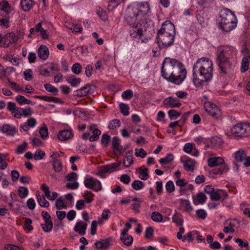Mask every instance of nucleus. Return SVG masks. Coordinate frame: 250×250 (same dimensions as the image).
<instances>
[{
    "label": "nucleus",
    "instance_id": "obj_47",
    "mask_svg": "<svg viewBox=\"0 0 250 250\" xmlns=\"http://www.w3.org/2000/svg\"><path fill=\"white\" fill-rule=\"evenodd\" d=\"M52 221L45 222L44 224H41V227L45 232H49L53 228Z\"/></svg>",
    "mask_w": 250,
    "mask_h": 250
},
{
    "label": "nucleus",
    "instance_id": "obj_2",
    "mask_svg": "<svg viewBox=\"0 0 250 250\" xmlns=\"http://www.w3.org/2000/svg\"><path fill=\"white\" fill-rule=\"evenodd\" d=\"M235 52L234 48L230 47H225L217 51L216 62L221 73L226 75L232 70V64L230 60L233 55H235Z\"/></svg>",
    "mask_w": 250,
    "mask_h": 250
},
{
    "label": "nucleus",
    "instance_id": "obj_27",
    "mask_svg": "<svg viewBox=\"0 0 250 250\" xmlns=\"http://www.w3.org/2000/svg\"><path fill=\"white\" fill-rule=\"evenodd\" d=\"M182 214L175 211L174 214L172 217V221L177 226H182L183 225L184 220Z\"/></svg>",
    "mask_w": 250,
    "mask_h": 250
},
{
    "label": "nucleus",
    "instance_id": "obj_21",
    "mask_svg": "<svg viewBox=\"0 0 250 250\" xmlns=\"http://www.w3.org/2000/svg\"><path fill=\"white\" fill-rule=\"evenodd\" d=\"M112 147L115 152H118L120 154H121L124 150L123 146L121 145L120 139L117 136L112 138Z\"/></svg>",
    "mask_w": 250,
    "mask_h": 250
},
{
    "label": "nucleus",
    "instance_id": "obj_57",
    "mask_svg": "<svg viewBox=\"0 0 250 250\" xmlns=\"http://www.w3.org/2000/svg\"><path fill=\"white\" fill-rule=\"evenodd\" d=\"M197 200L199 204H203L207 200V196L203 192H199L196 196Z\"/></svg>",
    "mask_w": 250,
    "mask_h": 250
},
{
    "label": "nucleus",
    "instance_id": "obj_3",
    "mask_svg": "<svg viewBox=\"0 0 250 250\" xmlns=\"http://www.w3.org/2000/svg\"><path fill=\"white\" fill-rule=\"evenodd\" d=\"M219 16L221 18L219 23L220 27L224 31L229 32L236 27V17L230 10L228 8L221 10Z\"/></svg>",
    "mask_w": 250,
    "mask_h": 250
},
{
    "label": "nucleus",
    "instance_id": "obj_63",
    "mask_svg": "<svg viewBox=\"0 0 250 250\" xmlns=\"http://www.w3.org/2000/svg\"><path fill=\"white\" fill-rule=\"evenodd\" d=\"M196 214L198 217L201 219H205L207 216L206 211L203 209H197L196 211Z\"/></svg>",
    "mask_w": 250,
    "mask_h": 250
},
{
    "label": "nucleus",
    "instance_id": "obj_8",
    "mask_svg": "<svg viewBox=\"0 0 250 250\" xmlns=\"http://www.w3.org/2000/svg\"><path fill=\"white\" fill-rule=\"evenodd\" d=\"M10 7L9 3L6 0L0 2V25L6 27L9 26Z\"/></svg>",
    "mask_w": 250,
    "mask_h": 250
},
{
    "label": "nucleus",
    "instance_id": "obj_23",
    "mask_svg": "<svg viewBox=\"0 0 250 250\" xmlns=\"http://www.w3.org/2000/svg\"><path fill=\"white\" fill-rule=\"evenodd\" d=\"M49 54L48 48L44 45H41L38 50V57L43 60H46Z\"/></svg>",
    "mask_w": 250,
    "mask_h": 250
},
{
    "label": "nucleus",
    "instance_id": "obj_36",
    "mask_svg": "<svg viewBox=\"0 0 250 250\" xmlns=\"http://www.w3.org/2000/svg\"><path fill=\"white\" fill-rule=\"evenodd\" d=\"M123 1V0H109L107 8L109 11H113Z\"/></svg>",
    "mask_w": 250,
    "mask_h": 250
},
{
    "label": "nucleus",
    "instance_id": "obj_20",
    "mask_svg": "<svg viewBox=\"0 0 250 250\" xmlns=\"http://www.w3.org/2000/svg\"><path fill=\"white\" fill-rule=\"evenodd\" d=\"M41 189L44 192L45 196L49 200H54L58 196V194L56 192H51L49 188L45 184H43L41 186Z\"/></svg>",
    "mask_w": 250,
    "mask_h": 250
},
{
    "label": "nucleus",
    "instance_id": "obj_1",
    "mask_svg": "<svg viewBox=\"0 0 250 250\" xmlns=\"http://www.w3.org/2000/svg\"><path fill=\"white\" fill-rule=\"evenodd\" d=\"M193 83L196 87H200L204 82L211 80L213 76V63L207 57L198 59L192 68Z\"/></svg>",
    "mask_w": 250,
    "mask_h": 250
},
{
    "label": "nucleus",
    "instance_id": "obj_64",
    "mask_svg": "<svg viewBox=\"0 0 250 250\" xmlns=\"http://www.w3.org/2000/svg\"><path fill=\"white\" fill-rule=\"evenodd\" d=\"M149 176L148 174V169L146 168L144 169L142 171L140 172V174L139 175V178L143 180H146L147 179Z\"/></svg>",
    "mask_w": 250,
    "mask_h": 250
},
{
    "label": "nucleus",
    "instance_id": "obj_43",
    "mask_svg": "<svg viewBox=\"0 0 250 250\" xmlns=\"http://www.w3.org/2000/svg\"><path fill=\"white\" fill-rule=\"evenodd\" d=\"M168 115L170 120L177 119L181 115V112L174 109H170L168 112Z\"/></svg>",
    "mask_w": 250,
    "mask_h": 250
},
{
    "label": "nucleus",
    "instance_id": "obj_37",
    "mask_svg": "<svg viewBox=\"0 0 250 250\" xmlns=\"http://www.w3.org/2000/svg\"><path fill=\"white\" fill-rule=\"evenodd\" d=\"M122 232L121 233V240L124 243L125 245L127 246H130L132 242H133V238L131 235H129L126 233V234H125V236H124L123 239H122Z\"/></svg>",
    "mask_w": 250,
    "mask_h": 250
},
{
    "label": "nucleus",
    "instance_id": "obj_52",
    "mask_svg": "<svg viewBox=\"0 0 250 250\" xmlns=\"http://www.w3.org/2000/svg\"><path fill=\"white\" fill-rule=\"evenodd\" d=\"M249 60L247 58H244L242 61L241 71L242 73L245 72L249 69Z\"/></svg>",
    "mask_w": 250,
    "mask_h": 250
},
{
    "label": "nucleus",
    "instance_id": "obj_11",
    "mask_svg": "<svg viewBox=\"0 0 250 250\" xmlns=\"http://www.w3.org/2000/svg\"><path fill=\"white\" fill-rule=\"evenodd\" d=\"M204 108L206 112L214 119H219L221 116L220 108L216 104L210 102L205 103Z\"/></svg>",
    "mask_w": 250,
    "mask_h": 250
},
{
    "label": "nucleus",
    "instance_id": "obj_16",
    "mask_svg": "<svg viewBox=\"0 0 250 250\" xmlns=\"http://www.w3.org/2000/svg\"><path fill=\"white\" fill-rule=\"evenodd\" d=\"M143 31L141 26L131 27L129 32L130 37L134 40L138 42L143 36Z\"/></svg>",
    "mask_w": 250,
    "mask_h": 250
},
{
    "label": "nucleus",
    "instance_id": "obj_7",
    "mask_svg": "<svg viewBox=\"0 0 250 250\" xmlns=\"http://www.w3.org/2000/svg\"><path fill=\"white\" fill-rule=\"evenodd\" d=\"M175 35L157 32V43L160 49L167 48L170 46L174 41Z\"/></svg>",
    "mask_w": 250,
    "mask_h": 250
},
{
    "label": "nucleus",
    "instance_id": "obj_19",
    "mask_svg": "<svg viewBox=\"0 0 250 250\" xmlns=\"http://www.w3.org/2000/svg\"><path fill=\"white\" fill-rule=\"evenodd\" d=\"M87 224L82 221L78 222L74 228L75 232H78L81 236L85 234Z\"/></svg>",
    "mask_w": 250,
    "mask_h": 250
},
{
    "label": "nucleus",
    "instance_id": "obj_40",
    "mask_svg": "<svg viewBox=\"0 0 250 250\" xmlns=\"http://www.w3.org/2000/svg\"><path fill=\"white\" fill-rule=\"evenodd\" d=\"M44 87L47 91L52 93L54 95H57L59 90L57 88L53 86L51 84L45 83L44 84Z\"/></svg>",
    "mask_w": 250,
    "mask_h": 250
},
{
    "label": "nucleus",
    "instance_id": "obj_9",
    "mask_svg": "<svg viewBox=\"0 0 250 250\" xmlns=\"http://www.w3.org/2000/svg\"><path fill=\"white\" fill-rule=\"evenodd\" d=\"M231 132L235 137H247L250 136V126L246 124L239 123L233 126Z\"/></svg>",
    "mask_w": 250,
    "mask_h": 250
},
{
    "label": "nucleus",
    "instance_id": "obj_30",
    "mask_svg": "<svg viewBox=\"0 0 250 250\" xmlns=\"http://www.w3.org/2000/svg\"><path fill=\"white\" fill-rule=\"evenodd\" d=\"M247 153L243 149H240L235 153V159L239 162H243L246 158Z\"/></svg>",
    "mask_w": 250,
    "mask_h": 250
},
{
    "label": "nucleus",
    "instance_id": "obj_53",
    "mask_svg": "<svg viewBox=\"0 0 250 250\" xmlns=\"http://www.w3.org/2000/svg\"><path fill=\"white\" fill-rule=\"evenodd\" d=\"M56 207L57 209L60 210L62 208H65L67 205L65 204L63 200L61 198H60L56 201Z\"/></svg>",
    "mask_w": 250,
    "mask_h": 250
},
{
    "label": "nucleus",
    "instance_id": "obj_50",
    "mask_svg": "<svg viewBox=\"0 0 250 250\" xmlns=\"http://www.w3.org/2000/svg\"><path fill=\"white\" fill-rule=\"evenodd\" d=\"M121 112L124 115L127 116L129 114V105L127 104L121 103L120 104Z\"/></svg>",
    "mask_w": 250,
    "mask_h": 250
},
{
    "label": "nucleus",
    "instance_id": "obj_54",
    "mask_svg": "<svg viewBox=\"0 0 250 250\" xmlns=\"http://www.w3.org/2000/svg\"><path fill=\"white\" fill-rule=\"evenodd\" d=\"M45 156V152L41 149H38L36 151L34 158L35 160H40L43 158Z\"/></svg>",
    "mask_w": 250,
    "mask_h": 250
},
{
    "label": "nucleus",
    "instance_id": "obj_34",
    "mask_svg": "<svg viewBox=\"0 0 250 250\" xmlns=\"http://www.w3.org/2000/svg\"><path fill=\"white\" fill-rule=\"evenodd\" d=\"M229 170V167L227 165L225 164L223 165L221 167H217L214 168L212 170V173L214 174H223V173H225L228 171Z\"/></svg>",
    "mask_w": 250,
    "mask_h": 250
},
{
    "label": "nucleus",
    "instance_id": "obj_6",
    "mask_svg": "<svg viewBox=\"0 0 250 250\" xmlns=\"http://www.w3.org/2000/svg\"><path fill=\"white\" fill-rule=\"evenodd\" d=\"M126 13L125 21L131 28L142 26V23L144 22V20L135 13L129 6H128Z\"/></svg>",
    "mask_w": 250,
    "mask_h": 250
},
{
    "label": "nucleus",
    "instance_id": "obj_62",
    "mask_svg": "<svg viewBox=\"0 0 250 250\" xmlns=\"http://www.w3.org/2000/svg\"><path fill=\"white\" fill-rule=\"evenodd\" d=\"M219 189L214 190L210 195V198L212 201H218L220 199Z\"/></svg>",
    "mask_w": 250,
    "mask_h": 250
},
{
    "label": "nucleus",
    "instance_id": "obj_48",
    "mask_svg": "<svg viewBox=\"0 0 250 250\" xmlns=\"http://www.w3.org/2000/svg\"><path fill=\"white\" fill-rule=\"evenodd\" d=\"M152 220L156 222H160L163 220L162 215L158 212L154 211L151 214Z\"/></svg>",
    "mask_w": 250,
    "mask_h": 250
},
{
    "label": "nucleus",
    "instance_id": "obj_35",
    "mask_svg": "<svg viewBox=\"0 0 250 250\" xmlns=\"http://www.w3.org/2000/svg\"><path fill=\"white\" fill-rule=\"evenodd\" d=\"M52 165L55 172H60L62 170L63 167L62 164L58 159H54Z\"/></svg>",
    "mask_w": 250,
    "mask_h": 250
},
{
    "label": "nucleus",
    "instance_id": "obj_44",
    "mask_svg": "<svg viewBox=\"0 0 250 250\" xmlns=\"http://www.w3.org/2000/svg\"><path fill=\"white\" fill-rule=\"evenodd\" d=\"M94 194L90 191L86 190L84 192L83 196L84 198L87 203H90L93 201V197Z\"/></svg>",
    "mask_w": 250,
    "mask_h": 250
},
{
    "label": "nucleus",
    "instance_id": "obj_18",
    "mask_svg": "<svg viewBox=\"0 0 250 250\" xmlns=\"http://www.w3.org/2000/svg\"><path fill=\"white\" fill-rule=\"evenodd\" d=\"M163 104L171 108L179 107L181 105V103L179 102L177 98L172 97H169L165 99L163 101Z\"/></svg>",
    "mask_w": 250,
    "mask_h": 250
},
{
    "label": "nucleus",
    "instance_id": "obj_59",
    "mask_svg": "<svg viewBox=\"0 0 250 250\" xmlns=\"http://www.w3.org/2000/svg\"><path fill=\"white\" fill-rule=\"evenodd\" d=\"M110 139L111 137L109 135L107 134H104L102 136L101 143L106 146L108 144Z\"/></svg>",
    "mask_w": 250,
    "mask_h": 250
},
{
    "label": "nucleus",
    "instance_id": "obj_26",
    "mask_svg": "<svg viewBox=\"0 0 250 250\" xmlns=\"http://www.w3.org/2000/svg\"><path fill=\"white\" fill-rule=\"evenodd\" d=\"M20 4L21 8L24 11H28L34 5L33 0H21Z\"/></svg>",
    "mask_w": 250,
    "mask_h": 250
},
{
    "label": "nucleus",
    "instance_id": "obj_29",
    "mask_svg": "<svg viewBox=\"0 0 250 250\" xmlns=\"http://www.w3.org/2000/svg\"><path fill=\"white\" fill-rule=\"evenodd\" d=\"M183 166L186 170L192 171L194 170L195 161L191 158H188L184 162Z\"/></svg>",
    "mask_w": 250,
    "mask_h": 250
},
{
    "label": "nucleus",
    "instance_id": "obj_14",
    "mask_svg": "<svg viewBox=\"0 0 250 250\" xmlns=\"http://www.w3.org/2000/svg\"><path fill=\"white\" fill-rule=\"evenodd\" d=\"M158 32L175 35V26L170 21H166L162 24L161 28Z\"/></svg>",
    "mask_w": 250,
    "mask_h": 250
},
{
    "label": "nucleus",
    "instance_id": "obj_55",
    "mask_svg": "<svg viewBox=\"0 0 250 250\" xmlns=\"http://www.w3.org/2000/svg\"><path fill=\"white\" fill-rule=\"evenodd\" d=\"M72 71L75 74H79L82 71V66L79 63H74L71 68Z\"/></svg>",
    "mask_w": 250,
    "mask_h": 250
},
{
    "label": "nucleus",
    "instance_id": "obj_60",
    "mask_svg": "<svg viewBox=\"0 0 250 250\" xmlns=\"http://www.w3.org/2000/svg\"><path fill=\"white\" fill-rule=\"evenodd\" d=\"M135 155L136 157H140L142 158H145L146 155V152L145 151V150L143 148H136L135 149Z\"/></svg>",
    "mask_w": 250,
    "mask_h": 250
},
{
    "label": "nucleus",
    "instance_id": "obj_13",
    "mask_svg": "<svg viewBox=\"0 0 250 250\" xmlns=\"http://www.w3.org/2000/svg\"><path fill=\"white\" fill-rule=\"evenodd\" d=\"M122 162L112 163L101 166L98 169V174L101 177H104L105 173H111L116 170L121 166Z\"/></svg>",
    "mask_w": 250,
    "mask_h": 250
},
{
    "label": "nucleus",
    "instance_id": "obj_5",
    "mask_svg": "<svg viewBox=\"0 0 250 250\" xmlns=\"http://www.w3.org/2000/svg\"><path fill=\"white\" fill-rule=\"evenodd\" d=\"M178 62L180 61L175 59L167 57L164 59L161 68V75L164 79L167 81L168 77L171 75L172 72L177 67Z\"/></svg>",
    "mask_w": 250,
    "mask_h": 250
},
{
    "label": "nucleus",
    "instance_id": "obj_32",
    "mask_svg": "<svg viewBox=\"0 0 250 250\" xmlns=\"http://www.w3.org/2000/svg\"><path fill=\"white\" fill-rule=\"evenodd\" d=\"M211 145L212 147L215 148H220L223 144L222 139L218 137H213L210 140Z\"/></svg>",
    "mask_w": 250,
    "mask_h": 250
},
{
    "label": "nucleus",
    "instance_id": "obj_42",
    "mask_svg": "<svg viewBox=\"0 0 250 250\" xmlns=\"http://www.w3.org/2000/svg\"><path fill=\"white\" fill-rule=\"evenodd\" d=\"M18 192L19 196L21 199L25 198L29 193L28 189L24 187H20L18 190Z\"/></svg>",
    "mask_w": 250,
    "mask_h": 250
},
{
    "label": "nucleus",
    "instance_id": "obj_56",
    "mask_svg": "<svg viewBox=\"0 0 250 250\" xmlns=\"http://www.w3.org/2000/svg\"><path fill=\"white\" fill-rule=\"evenodd\" d=\"M68 29L75 33H81L83 30L82 25L79 24L71 25V27H68Z\"/></svg>",
    "mask_w": 250,
    "mask_h": 250
},
{
    "label": "nucleus",
    "instance_id": "obj_61",
    "mask_svg": "<svg viewBox=\"0 0 250 250\" xmlns=\"http://www.w3.org/2000/svg\"><path fill=\"white\" fill-rule=\"evenodd\" d=\"M133 91L131 90H127L123 92L122 97L124 99L130 100L133 96Z\"/></svg>",
    "mask_w": 250,
    "mask_h": 250
},
{
    "label": "nucleus",
    "instance_id": "obj_28",
    "mask_svg": "<svg viewBox=\"0 0 250 250\" xmlns=\"http://www.w3.org/2000/svg\"><path fill=\"white\" fill-rule=\"evenodd\" d=\"M110 240L108 239H102L100 241H96L95 245L98 249H106L109 245Z\"/></svg>",
    "mask_w": 250,
    "mask_h": 250
},
{
    "label": "nucleus",
    "instance_id": "obj_46",
    "mask_svg": "<svg viewBox=\"0 0 250 250\" xmlns=\"http://www.w3.org/2000/svg\"><path fill=\"white\" fill-rule=\"evenodd\" d=\"M206 14L203 11H199L197 12L196 15V19L200 24L204 23L205 21Z\"/></svg>",
    "mask_w": 250,
    "mask_h": 250
},
{
    "label": "nucleus",
    "instance_id": "obj_39",
    "mask_svg": "<svg viewBox=\"0 0 250 250\" xmlns=\"http://www.w3.org/2000/svg\"><path fill=\"white\" fill-rule=\"evenodd\" d=\"M174 160V156L172 154L168 153L167 155V156L164 158H161L159 160V162L160 164H167L170 163Z\"/></svg>",
    "mask_w": 250,
    "mask_h": 250
},
{
    "label": "nucleus",
    "instance_id": "obj_25",
    "mask_svg": "<svg viewBox=\"0 0 250 250\" xmlns=\"http://www.w3.org/2000/svg\"><path fill=\"white\" fill-rule=\"evenodd\" d=\"M90 85L88 84L74 92V95L79 97L86 96L89 91Z\"/></svg>",
    "mask_w": 250,
    "mask_h": 250
},
{
    "label": "nucleus",
    "instance_id": "obj_38",
    "mask_svg": "<svg viewBox=\"0 0 250 250\" xmlns=\"http://www.w3.org/2000/svg\"><path fill=\"white\" fill-rule=\"evenodd\" d=\"M16 100L20 105L29 104L32 103L31 101L21 95H19L16 97Z\"/></svg>",
    "mask_w": 250,
    "mask_h": 250
},
{
    "label": "nucleus",
    "instance_id": "obj_31",
    "mask_svg": "<svg viewBox=\"0 0 250 250\" xmlns=\"http://www.w3.org/2000/svg\"><path fill=\"white\" fill-rule=\"evenodd\" d=\"M67 82L69 83L72 86L76 87L78 85L80 84L81 80L80 78H76L73 75H70L66 79Z\"/></svg>",
    "mask_w": 250,
    "mask_h": 250
},
{
    "label": "nucleus",
    "instance_id": "obj_22",
    "mask_svg": "<svg viewBox=\"0 0 250 250\" xmlns=\"http://www.w3.org/2000/svg\"><path fill=\"white\" fill-rule=\"evenodd\" d=\"M224 161L222 157H215L208 159V163L209 167H213L220 165H224Z\"/></svg>",
    "mask_w": 250,
    "mask_h": 250
},
{
    "label": "nucleus",
    "instance_id": "obj_24",
    "mask_svg": "<svg viewBox=\"0 0 250 250\" xmlns=\"http://www.w3.org/2000/svg\"><path fill=\"white\" fill-rule=\"evenodd\" d=\"M72 132L70 130L65 129L61 130L58 132V138L60 141H65L72 137Z\"/></svg>",
    "mask_w": 250,
    "mask_h": 250
},
{
    "label": "nucleus",
    "instance_id": "obj_15",
    "mask_svg": "<svg viewBox=\"0 0 250 250\" xmlns=\"http://www.w3.org/2000/svg\"><path fill=\"white\" fill-rule=\"evenodd\" d=\"M7 108L15 118L20 119L22 116V108L17 107L15 103L9 102L7 103Z\"/></svg>",
    "mask_w": 250,
    "mask_h": 250
},
{
    "label": "nucleus",
    "instance_id": "obj_4",
    "mask_svg": "<svg viewBox=\"0 0 250 250\" xmlns=\"http://www.w3.org/2000/svg\"><path fill=\"white\" fill-rule=\"evenodd\" d=\"M186 75L187 70L184 67L182 63L180 62L177 65V67L175 68L174 71L172 72L171 75L168 77L167 81L178 85L184 81Z\"/></svg>",
    "mask_w": 250,
    "mask_h": 250
},
{
    "label": "nucleus",
    "instance_id": "obj_12",
    "mask_svg": "<svg viewBox=\"0 0 250 250\" xmlns=\"http://www.w3.org/2000/svg\"><path fill=\"white\" fill-rule=\"evenodd\" d=\"M83 183L86 188L96 192L100 191L102 188L101 182L92 177H85Z\"/></svg>",
    "mask_w": 250,
    "mask_h": 250
},
{
    "label": "nucleus",
    "instance_id": "obj_33",
    "mask_svg": "<svg viewBox=\"0 0 250 250\" xmlns=\"http://www.w3.org/2000/svg\"><path fill=\"white\" fill-rule=\"evenodd\" d=\"M37 201L42 207L47 208L49 206V202L45 199L43 195L38 194L37 196Z\"/></svg>",
    "mask_w": 250,
    "mask_h": 250
},
{
    "label": "nucleus",
    "instance_id": "obj_58",
    "mask_svg": "<svg viewBox=\"0 0 250 250\" xmlns=\"http://www.w3.org/2000/svg\"><path fill=\"white\" fill-rule=\"evenodd\" d=\"M96 12L97 14L103 21H105L108 19V16L106 13L105 11H103L100 8L97 9Z\"/></svg>",
    "mask_w": 250,
    "mask_h": 250
},
{
    "label": "nucleus",
    "instance_id": "obj_10",
    "mask_svg": "<svg viewBox=\"0 0 250 250\" xmlns=\"http://www.w3.org/2000/svg\"><path fill=\"white\" fill-rule=\"evenodd\" d=\"M131 9L139 15L144 20H145V15L148 14L150 11V7L148 3L146 2H135L129 6Z\"/></svg>",
    "mask_w": 250,
    "mask_h": 250
},
{
    "label": "nucleus",
    "instance_id": "obj_45",
    "mask_svg": "<svg viewBox=\"0 0 250 250\" xmlns=\"http://www.w3.org/2000/svg\"><path fill=\"white\" fill-rule=\"evenodd\" d=\"M144 186L145 185L143 182L137 180L134 181L131 185L132 188L136 190L142 189Z\"/></svg>",
    "mask_w": 250,
    "mask_h": 250
},
{
    "label": "nucleus",
    "instance_id": "obj_41",
    "mask_svg": "<svg viewBox=\"0 0 250 250\" xmlns=\"http://www.w3.org/2000/svg\"><path fill=\"white\" fill-rule=\"evenodd\" d=\"M121 123L118 119H113L110 121L108 124V128L111 129H115L121 126Z\"/></svg>",
    "mask_w": 250,
    "mask_h": 250
},
{
    "label": "nucleus",
    "instance_id": "obj_49",
    "mask_svg": "<svg viewBox=\"0 0 250 250\" xmlns=\"http://www.w3.org/2000/svg\"><path fill=\"white\" fill-rule=\"evenodd\" d=\"M133 163L132 156H125L123 160V164L125 167H129Z\"/></svg>",
    "mask_w": 250,
    "mask_h": 250
},
{
    "label": "nucleus",
    "instance_id": "obj_51",
    "mask_svg": "<svg viewBox=\"0 0 250 250\" xmlns=\"http://www.w3.org/2000/svg\"><path fill=\"white\" fill-rule=\"evenodd\" d=\"M21 112L22 116L28 117L31 116L34 113V111L31 107L28 106L25 108H22Z\"/></svg>",
    "mask_w": 250,
    "mask_h": 250
},
{
    "label": "nucleus",
    "instance_id": "obj_17",
    "mask_svg": "<svg viewBox=\"0 0 250 250\" xmlns=\"http://www.w3.org/2000/svg\"><path fill=\"white\" fill-rule=\"evenodd\" d=\"M1 131L6 135L10 136H14V135L18 132V128L9 124H4L1 128Z\"/></svg>",
    "mask_w": 250,
    "mask_h": 250
}]
</instances>
